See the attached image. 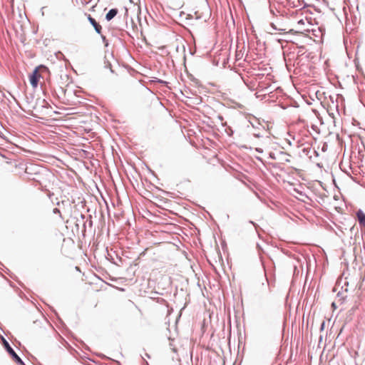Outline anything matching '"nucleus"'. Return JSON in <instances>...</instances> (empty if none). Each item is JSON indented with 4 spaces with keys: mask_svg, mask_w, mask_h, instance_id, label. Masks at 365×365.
Here are the masks:
<instances>
[{
    "mask_svg": "<svg viewBox=\"0 0 365 365\" xmlns=\"http://www.w3.org/2000/svg\"><path fill=\"white\" fill-rule=\"evenodd\" d=\"M269 158H270L271 159H273V160H275V159H276V157H275V155H274V153H269Z\"/></svg>",
    "mask_w": 365,
    "mask_h": 365,
    "instance_id": "nucleus-14",
    "label": "nucleus"
},
{
    "mask_svg": "<svg viewBox=\"0 0 365 365\" xmlns=\"http://www.w3.org/2000/svg\"><path fill=\"white\" fill-rule=\"evenodd\" d=\"M3 345L6 351L12 357L13 360L19 365H26L22 359L18 356L13 348L10 346L9 343L3 338Z\"/></svg>",
    "mask_w": 365,
    "mask_h": 365,
    "instance_id": "nucleus-1",
    "label": "nucleus"
},
{
    "mask_svg": "<svg viewBox=\"0 0 365 365\" xmlns=\"http://www.w3.org/2000/svg\"><path fill=\"white\" fill-rule=\"evenodd\" d=\"M88 19L91 24L94 27L96 33L101 34L102 30L101 26L93 17H91V15H88Z\"/></svg>",
    "mask_w": 365,
    "mask_h": 365,
    "instance_id": "nucleus-5",
    "label": "nucleus"
},
{
    "mask_svg": "<svg viewBox=\"0 0 365 365\" xmlns=\"http://www.w3.org/2000/svg\"><path fill=\"white\" fill-rule=\"evenodd\" d=\"M254 136H255V137H256V138H261V137H262V135H261L259 133H255V134H254Z\"/></svg>",
    "mask_w": 365,
    "mask_h": 365,
    "instance_id": "nucleus-16",
    "label": "nucleus"
},
{
    "mask_svg": "<svg viewBox=\"0 0 365 365\" xmlns=\"http://www.w3.org/2000/svg\"><path fill=\"white\" fill-rule=\"evenodd\" d=\"M66 202V201H64V200L58 201V202H57L56 205L58 206H61V205H64Z\"/></svg>",
    "mask_w": 365,
    "mask_h": 365,
    "instance_id": "nucleus-12",
    "label": "nucleus"
},
{
    "mask_svg": "<svg viewBox=\"0 0 365 365\" xmlns=\"http://www.w3.org/2000/svg\"><path fill=\"white\" fill-rule=\"evenodd\" d=\"M53 214H58V215H59V217H60L61 220H63V216H62V215H61V211H60V210H59L58 208H54V209L53 210Z\"/></svg>",
    "mask_w": 365,
    "mask_h": 365,
    "instance_id": "nucleus-7",
    "label": "nucleus"
},
{
    "mask_svg": "<svg viewBox=\"0 0 365 365\" xmlns=\"http://www.w3.org/2000/svg\"><path fill=\"white\" fill-rule=\"evenodd\" d=\"M41 75L38 72V68H36L31 74L29 76V81L32 87L36 88L38 86L39 78Z\"/></svg>",
    "mask_w": 365,
    "mask_h": 365,
    "instance_id": "nucleus-4",
    "label": "nucleus"
},
{
    "mask_svg": "<svg viewBox=\"0 0 365 365\" xmlns=\"http://www.w3.org/2000/svg\"><path fill=\"white\" fill-rule=\"evenodd\" d=\"M324 327H325V322H324V321H323V322H322V324H321V326H320V330H321V331L324 330Z\"/></svg>",
    "mask_w": 365,
    "mask_h": 365,
    "instance_id": "nucleus-13",
    "label": "nucleus"
},
{
    "mask_svg": "<svg viewBox=\"0 0 365 365\" xmlns=\"http://www.w3.org/2000/svg\"><path fill=\"white\" fill-rule=\"evenodd\" d=\"M41 106L43 108H48L50 107V105L48 102H47L46 100H43Z\"/></svg>",
    "mask_w": 365,
    "mask_h": 365,
    "instance_id": "nucleus-8",
    "label": "nucleus"
},
{
    "mask_svg": "<svg viewBox=\"0 0 365 365\" xmlns=\"http://www.w3.org/2000/svg\"><path fill=\"white\" fill-rule=\"evenodd\" d=\"M101 38L103 39V41L105 43V45L107 46L108 43V42L106 41V36H103V35H101Z\"/></svg>",
    "mask_w": 365,
    "mask_h": 365,
    "instance_id": "nucleus-11",
    "label": "nucleus"
},
{
    "mask_svg": "<svg viewBox=\"0 0 365 365\" xmlns=\"http://www.w3.org/2000/svg\"><path fill=\"white\" fill-rule=\"evenodd\" d=\"M356 220L361 232H365V212L359 209L356 212Z\"/></svg>",
    "mask_w": 365,
    "mask_h": 365,
    "instance_id": "nucleus-3",
    "label": "nucleus"
},
{
    "mask_svg": "<svg viewBox=\"0 0 365 365\" xmlns=\"http://www.w3.org/2000/svg\"><path fill=\"white\" fill-rule=\"evenodd\" d=\"M217 118L221 122L222 126H226L227 125V123L226 122H223V120H224L223 116L220 115L217 116Z\"/></svg>",
    "mask_w": 365,
    "mask_h": 365,
    "instance_id": "nucleus-9",
    "label": "nucleus"
},
{
    "mask_svg": "<svg viewBox=\"0 0 365 365\" xmlns=\"http://www.w3.org/2000/svg\"><path fill=\"white\" fill-rule=\"evenodd\" d=\"M272 26L273 27L274 29H275V30L277 29V28L275 27V26L273 24H272Z\"/></svg>",
    "mask_w": 365,
    "mask_h": 365,
    "instance_id": "nucleus-20",
    "label": "nucleus"
},
{
    "mask_svg": "<svg viewBox=\"0 0 365 365\" xmlns=\"http://www.w3.org/2000/svg\"><path fill=\"white\" fill-rule=\"evenodd\" d=\"M81 220L77 219L76 225H78V223L82 222L83 227V232H86V227H88L89 228H91L93 226V221H92V217L91 215H88V217H86L84 215L81 214L80 215Z\"/></svg>",
    "mask_w": 365,
    "mask_h": 365,
    "instance_id": "nucleus-2",
    "label": "nucleus"
},
{
    "mask_svg": "<svg viewBox=\"0 0 365 365\" xmlns=\"http://www.w3.org/2000/svg\"><path fill=\"white\" fill-rule=\"evenodd\" d=\"M256 151L259 153H262L263 152L262 149H261V148H256Z\"/></svg>",
    "mask_w": 365,
    "mask_h": 365,
    "instance_id": "nucleus-17",
    "label": "nucleus"
},
{
    "mask_svg": "<svg viewBox=\"0 0 365 365\" xmlns=\"http://www.w3.org/2000/svg\"><path fill=\"white\" fill-rule=\"evenodd\" d=\"M265 280H266V282H267V278H265ZM262 287H264L265 288H267L269 291V287L268 282H267L266 284L264 282H262Z\"/></svg>",
    "mask_w": 365,
    "mask_h": 365,
    "instance_id": "nucleus-10",
    "label": "nucleus"
},
{
    "mask_svg": "<svg viewBox=\"0 0 365 365\" xmlns=\"http://www.w3.org/2000/svg\"><path fill=\"white\" fill-rule=\"evenodd\" d=\"M46 9V6H43L41 9V15L42 16H44V9Z\"/></svg>",
    "mask_w": 365,
    "mask_h": 365,
    "instance_id": "nucleus-15",
    "label": "nucleus"
},
{
    "mask_svg": "<svg viewBox=\"0 0 365 365\" xmlns=\"http://www.w3.org/2000/svg\"><path fill=\"white\" fill-rule=\"evenodd\" d=\"M298 24H304V21L302 19H301V20H299L298 21Z\"/></svg>",
    "mask_w": 365,
    "mask_h": 365,
    "instance_id": "nucleus-19",
    "label": "nucleus"
},
{
    "mask_svg": "<svg viewBox=\"0 0 365 365\" xmlns=\"http://www.w3.org/2000/svg\"><path fill=\"white\" fill-rule=\"evenodd\" d=\"M280 154H281V155H286V153H284V152H281V153H280Z\"/></svg>",
    "mask_w": 365,
    "mask_h": 365,
    "instance_id": "nucleus-21",
    "label": "nucleus"
},
{
    "mask_svg": "<svg viewBox=\"0 0 365 365\" xmlns=\"http://www.w3.org/2000/svg\"><path fill=\"white\" fill-rule=\"evenodd\" d=\"M158 82H159L160 83H163V84L166 83V82H165V81H163V80H159V81H158Z\"/></svg>",
    "mask_w": 365,
    "mask_h": 365,
    "instance_id": "nucleus-18",
    "label": "nucleus"
},
{
    "mask_svg": "<svg viewBox=\"0 0 365 365\" xmlns=\"http://www.w3.org/2000/svg\"><path fill=\"white\" fill-rule=\"evenodd\" d=\"M118 13V9H111L106 15V19L108 21H111Z\"/></svg>",
    "mask_w": 365,
    "mask_h": 365,
    "instance_id": "nucleus-6",
    "label": "nucleus"
}]
</instances>
